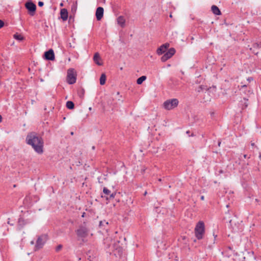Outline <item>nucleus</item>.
<instances>
[{"mask_svg": "<svg viewBox=\"0 0 261 261\" xmlns=\"http://www.w3.org/2000/svg\"><path fill=\"white\" fill-rule=\"evenodd\" d=\"M26 143L32 146L34 150L38 154L43 152L44 141L41 137L37 133L32 132L28 134L26 137Z\"/></svg>", "mask_w": 261, "mask_h": 261, "instance_id": "nucleus-1", "label": "nucleus"}, {"mask_svg": "<svg viewBox=\"0 0 261 261\" xmlns=\"http://www.w3.org/2000/svg\"><path fill=\"white\" fill-rule=\"evenodd\" d=\"M204 233V224L202 221H199L195 228V236L198 240L202 239Z\"/></svg>", "mask_w": 261, "mask_h": 261, "instance_id": "nucleus-2", "label": "nucleus"}, {"mask_svg": "<svg viewBox=\"0 0 261 261\" xmlns=\"http://www.w3.org/2000/svg\"><path fill=\"white\" fill-rule=\"evenodd\" d=\"M179 101L176 98L170 99L166 100L163 103L165 109L170 110L176 108L178 105Z\"/></svg>", "mask_w": 261, "mask_h": 261, "instance_id": "nucleus-3", "label": "nucleus"}, {"mask_svg": "<svg viewBox=\"0 0 261 261\" xmlns=\"http://www.w3.org/2000/svg\"><path fill=\"white\" fill-rule=\"evenodd\" d=\"M48 239V236L46 234H43L39 236L36 241V243L35 246V250H37L43 247L46 241Z\"/></svg>", "mask_w": 261, "mask_h": 261, "instance_id": "nucleus-4", "label": "nucleus"}, {"mask_svg": "<svg viewBox=\"0 0 261 261\" xmlns=\"http://www.w3.org/2000/svg\"><path fill=\"white\" fill-rule=\"evenodd\" d=\"M89 230L84 224L79 226V228L75 231L79 238H85L88 235Z\"/></svg>", "mask_w": 261, "mask_h": 261, "instance_id": "nucleus-5", "label": "nucleus"}, {"mask_svg": "<svg viewBox=\"0 0 261 261\" xmlns=\"http://www.w3.org/2000/svg\"><path fill=\"white\" fill-rule=\"evenodd\" d=\"M76 74L74 73V69L70 68L67 71V82L70 84L72 85L76 82Z\"/></svg>", "mask_w": 261, "mask_h": 261, "instance_id": "nucleus-6", "label": "nucleus"}, {"mask_svg": "<svg viewBox=\"0 0 261 261\" xmlns=\"http://www.w3.org/2000/svg\"><path fill=\"white\" fill-rule=\"evenodd\" d=\"M175 53V49L172 47L166 51L164 55L161 57V61L163 62H166L169 59L171 58Z\"/></svg>", "mask_w": 261, "mask_h": 261, "instance_id": "nucleus-7", "label": "nucleus"}, {"mask_svg": "<svg viewBox=\"0 0 261 261\" xmlns=\"http://www.w3.org/2000/svg\"><path fill=\"white\" fill-rule=\"evenodd\" d=\"M25 8L28 10L29 14L31 16H34L36 10V6L33 2H28L25 4Z\"/></svg>", "mask_w": 261, "mask_h": 261, "instance_id": "nucleus-8", "label": "nucleus"}, {"mask_svg": "<svg viewBox=\"0 0 261 261\" xmlns=\"http://www.w3.org/2000/svg\"><path fill=\"white\" fill-rule=\"evenodd\" d=\"M44 58L47 60L53 61L55 60V54L52 49L48 50L44 53Z\"/></svg>", "mask_w": 261, "mask_h": 261, "instance_id": "nucleus-9", "label": "nucleus"}, {"mask_svg": "<svg viewBox=\"0 0 261 261\" xmlns=\"http://www.w3.org/2000/svg\"><path fill=\"white\" fill-rule=\"evenodd\" d=\"M169 46V43H165L163 45H162L159 48H158L156 50V53L159 55H162L163 54H164L166 50L168 47Z\"/></svg>", "mask_w": 261, "mask_h": 261, "instance_id": "nucleus-10", "label": "nucleus"}, {"mask_svg": "<svg viewBox=\"0 0 261 261\" xmlns=\"http://www.w3.org/2000/svg\"><path fill=\"white\" fill-rule=\"evenodd\" d=\"M103 8L101 7H99L97 8L96 11V17L97 20H100L103 16Z\"/></svg>", "mask_w": 261, "mask_h": 261, "instance_id": "nucleus-11", "label": "nucleus"}, {"mask_svg": "<svg viewBox=\"0 0 261 261\" xmlns=\"http://www.w3.org/2000/svg\"><path fill=\"white\" fill-rule=\"evenodd\" d=\"M94 62L98 65L101 66L102 65V62L101 61V59L100 57L99 54L98 53H95L93 57Z\"/></svg>", "mask_w": 261, "mask_h": 261, "instance_id": "nucleus-12", "label": "nucleus"}, {"mask_svg": "<svg viewBox=\"0 0 261 261\" xmlns=\"http://www.w3.org/2000/svg\"><path fill=\"white\" fill-rule=\"evenodd\" d=\"M61 18L63 20H66L68 18V11L66 9H62L60 11Z\"/></svg>", "mask_w": 261, "mask_h": 261, "instance_id": "nucleus-13", "label": "nucleus"}, {"mask_svg": "<svg viewBox=\"0 0 261 261\" xmlns=\"http://www.w3.org/2000/svg\"><path fill=\"white\" fill-rule=\"evenodd\" d=\"M117 23L121 27H124L125 23V19L122 16H119L117 19Z\"/></svg>", "mask_w": 261, "mask_h": 261, "instance_id": "nucleus-14", "label": "nucleus"}, {"mask_svg": "<svg viewBox=\"0 0 261 261\" xmlns=\"http://www.w3.org/2000/svg\"><path fill=\"white\" fill-rule=\"evenodd\" d=\"M211 87H210L209 88L207 87V86H205V85H200L199 86H198L196 89V91L199 93V92H202V91L203 90H208L210 89H211Z\"/></svg>", "mask_w": 261, "mask_h": 261, "instance_id": "nucleus-15", "label": "nucleus"}, {"mask_svg": "<svg viewBox=\"0 0 261 261\" xmlns=\"http://www.w3.org/2000/svg\"><path fill=\"white\" fill-rule=\"evenodd\" d=\"M248 99L244 98L243 100L240 101V105L242 109H245L248 107Z\"/></svg>", "mask_w": 261, "mask_h": 261, "instance_id": "nucleus-16", "label": "nucleus"}, {"mask_svg": "<svg viewBox=\"0 0 261 261\" xmlns=\"http://www.w3.org/2000/svg\"><path fill=\"white\" fill-rule=\"evenodd\" d=\"M212 11L213 13L216 15H220L221 11L215 5H213L211 8Z\"/></svg>", "mask_w": 261, "mask_h": 261, "instance_id": "nucleus-17", "label": "nucleus"}, {"mask_svg": "<svg viewBox=\"0 0 261 261\" xmlns=\"http://www.w3.org/2000/svg\"><path fill=\"white\" fill-rule=\"evenodd\" d=\"M116 193L113 192L111 193L109 196H101L102 197H105L107 200H111L113 199H114L116 196Z\"/></svg>", "mask_w": 261, "mask_h": 261, "instance_id": "nucleus-18", "label": "nucleus"}, {"mask_svg": "<svg viewBox=\"0 0 261 261\" xmlns=\"http://www.w3.org/2000/svg\"><path fill=\"white\" fill-rule=\"evenodd\" d=\"M66 107L69 110H72L74 108V104L71 101H68L66 104Z\"/></svg>", "mask_w": 261, "mask_h": 261, "instance_id": "nucleus-19", "label": "nucleus"}, {"mask_svg": "<svg viewBox=\"0 0 261 261\" xmlns=\"http://www.w3.org/2000/svg\"><path fill=\"white\" fill-rule=\"evenodd\" d=\"M106 76L105 74L102 73L100 77V84L101 85H103L106 83Z\"/></svg>", "mask_w": 261, "mask_h": 261, "instance_id": "nucleus-20", "label": "nucleus"}, {"mask_svg": "<svg viewBox=\"0 0 261 261\" xmlns=\"http://www.w3.org/2000/svg\"><path fill=\"white\" fill-rule=\"evenodd\" d=\"M146 79V76L143 75L141 77H139L137 80V83L138 85L141 84Z\"/></svg>", "mask_w": 261, "mask_h": 261, "instance_id": "nucleus-21", "label": "nucleus"}, {"mask_svg": "<svg viewBox=\"0 0 261 261\" xmlns=\"http://www.w3.org/2000/svg\"><path fill=\"white\" fill-rule=\"evenodd\" d=\"M13 37L15 39L19 40V41H21V40H23V37L22 36V35H21L20 34H19L18 33L15 34L13 35Z\"/></svg>", "mask_w": 261, "mask_h": 261, "instance_id": "nucleus-22", "label": "nucleus"}, {"mask_svg": "<svg viewBox=\"0 0 261 261\" xmlns=\"http://www.w3.org/2000/svg\"><path fill=\"white\" fill-rule=\"evenodd\" d=\"M103 193L105 194V196H109L111 192L107 188L104 187L103 188Z\"/></svg>", "mask_w": 261, "mask_h": 261, "instance_id": "nucleus-23", "label": "nucleus"}, {"mask_svg": "<svg viewBox=\"0 0 261 261\" xmlns=\"http://www.w3.org/2000/svg\"><path fill=\"white\" fill-rule=\"evenodd\" d=\"M18 222L19 229H20L22 228L23 225H24V220L21 218H19Z\"/></svg>", "mask_w": 261, "mask_h": 261, "instance_id": "nucleus-24", "label": "nucleus"}, {"mask_svg": "<svg viewBox=\"0 0 261 261\" xmlns=\"http://www.w3.org/2000/svg\"><path fill=\"white\" fill-rule=\"evenodd\" d=\"M260 47H261L260 43H255L253 44V48L257 49V48H259Z\"/></svg>", "mask_w": 261, "mask_h": 261, "instance_id": "nucleus-25", "label": "nucleus"}, {"mask_svg": "<svg viewBox=\"0 0 261 261\" xmlns=\"http://www.w3.org/2000/svg\"><path fill=\"white\" fill-rule=\"evenodd\" d=\"M63 247V246L61 244L58 245L56 248V251L57 252L59 251Z\"/></svg>", "mask_w": 261, "mask_h": 261, "instance_id": "nucleus-26", "label": "nucleus"}, {"mask_svg": "<svg viewBox=\"0 0 261 261\" xmlns=\"http://www.w3.org/2000/svg\"><path fill=\"white\" fill-rule=\"evenodd\" d=\"M105 224H107V225H108V222H106V221H105H105H100V222H99V225H100V226H104V225H105Z\"/></svg>", "mask_w": 261, "mask_h": 261, "instance_id": "nucleus-27", "label": "nucleus"}, {"mask_svg": "<svg viewBox=\"0 0 261 261\" xmlns=\"http://www.w3.org/2000/svg\"><path fill=\"white\" fill-rule=\"evenodd\" d=\"M77 6L75 5H73L71 7V11L72 12H75L76 10Z\"/></svg>", "mask_w": 261, "mask_h": 261, "instance_id": "nucleus-28", "label": "nucleus"}, {"mask_svg": "<svg viewBox=\"0 0 261 261\" xmlns=\"http://www.w3.org/2000/svg\"><path fill=\"white\" fill-rule=\"evenodd\" d=\"M255 48H250V50L252 51V53L253 54H254L255 55H258V51H256V50H255Z\"/></svg>", "mask_w": 261, "mask_h": 261, "instance_id": "nucleus-29", "label": "nucleus"}, {"mask_svg": "<svg viewBox=\"0 0 261 261\" xmlns=\"http://www.w3.org/2000/svg\"><path fill=\"white\" fill-rule=\"evenodd\" d=\"M186 134H188L189 137L194 136V135L193 133L190 134V130H187L186 132Z\"/></svg>", "mask_w": 261, "mask_h": 261, "instance_id": "nucleus-30", "label": "nucleus"}, {"mask_svg": "<svg viewBox=\"0 0 261 261\" xmlns=\"http://www.w3.org/2000/svg\"><path fill=\"white\" fill-rule=\"evenodd\" d=\"M4 25V22L3 20H0V29L2 28Z\"/></svg>", "mask_w": 261, "mask_h": 261, "instance_id": "nucleus-31", "label": "nucleus"}, {"mask_svg": "<svg viewBox=\"0 0 261 261\" xmlns=\"http://www.w3.org/2000/svg\"><path fill=\"white\" fill-rule=\"evenodd\" d=\"M44 5V3L43 2H39L38 3V6L39 7H42Z\"/></svg>", "mask_w": 261, "mask_h": 261, "instance_id": "nucleus-32", "label": "nucleus"}, {"mask_svg": "<svg viewBox=\"0 0 261 261\" xmlns=\"http://www.w3.org/2000/svg\"><path fill=\"white\" fill-rule=\"evenodd\" d=\"M84 93V91L83 90H82L81 92H79V94L80 96H82V95H83Z\"/></svg>", "mask_w": 261, "mask_h": 261, "instance_id": "nucleus-33", "label": "nucleus"}, {"mask_svg": "<svg viewBox=\"0 0 261 261\" xmlns=\"http://www.w3.org/2000/svg\"><path fill=\"white\" fill-rule=\"evenodd\" d=\"M247 81L250 82L253 81V78L251 77H249L247 79Z\"/></svg>", "mask_w": 261, "mask_h": 261, "instance_id": "nucleus-34", "label": "nucleus"}, {"mask_svg": "<svg viewBox=\"0 0 261 261\" xmlns=\"http://www.w3.org/2000/svg\"><path fill=\"white\" fill-rule=\"evenodd\" d=\"M247 87V86L246 85H242L241 86V88H240V90H241L242 89H243V88H246Z\"/></svg>", "mask_w": 261, "mask_h": 261, "instance_id": "nucleus-35", "label": "nucleus"}, {"mask_svg": "<svg viewBox=\"0 0 261 261\" xmlns=\"http://www.w3.org/2000/svg\"><path fill=\"white\" fill-rule=\"evenodd\" d=\"M227 248L230 250H231L232 251V247H230V246H229L227 247Z\"/></svg>", "mask_w": 261, "mask_h": 261, "instance_id": "nucleus-36", "label": "nucleus"}, {"mask_svg": "<svg viewBox=\"0 0 261 261\" xmlns=\"http://www.w3.org/2000/svg\"><path fill=\"white\" fill-rule=\"evenodd\" d=\"M200 198H201V200H203L204 199V196H201Z\"/></svg>", "mask_w": 261, "mask_h": 261, "instance_id": "nucleus-37", "label": "nucleus"}, {"mask_svg": "<svg viewBox=\"0 0 261 261\" xmlns=\"http://www.w3.org/2000/svg\"><path fill=\"white\" fill-rule=\"evenodd\" d=\"M8 223L11 225H13V224L11 223V222H10L9 221H8Z\"/></svg>", "mask_w": 261, "mask_h": 261, "instance_id": "nucleus-38", "label": "nucleus"}, {"mask_svg": "<svg viewBox=\"0 0 261 261\" xmlns=\"http://www.w3.org/2000/svg\"><path fill=\"white\" fill-rule=\"evenodd\" d=\"M2 117L1 116V115H0V123L2 122Z\"/></svg>", "mask_w": 261, "mask_h": 261, "instance_id": "nucleus-39", "label": "nucleus"}, {"mask_svg": "<svg viewBox=\"0 0 261 261\" xmlns=\"http://www.w3.org/2000/svg\"><path fill=\"white\" fill-rule=\"evenodd\" d=\"M243 156H244V158H247V154H244Z\"/></svg>", "mask_w": 261, "mask_h": 261, "instance_id": "nucleus-40", "label": "nucleus"}, {"mask_svg": "<svg viewBox=\"0 0 261 261\" xmlns=\"http://www.w3.org/2000/svg\"><path fill=\"white\" fill-rule=\"evenodd\" d=\"M147 191H145V192H144V196H145V195H147Z\"/></svg>", "mask_w": 261, "mask_h": 261, "instance_id": "nucleus-41", "label": "nucleus"}, {"mask_svg": "<svg viewBox=\"0 0 261 261\" xmlns=\"http://www.w3.org/2000/svg\"><path fill=\"white\" fill-rule=\"evenodd\" d=\"M251 146H253L254 145V143H251Z\"/></svg>", "mask_w": 261, "mask_h": 261, "instance_id": "nucleus-42", "label": "nucleus"}, {"mask_svg": "<svg viewBox=\"0 0 261 261\" xmlns=\"http://www.w3.org/2000/svg\"><path fill=\"white\" fill-rule=\"evenodd\" d=\"M31 244L32 245L34 244V241H31Z\"/></svg>", "mask_w": 261, "mask_h": 261, "instance_id": "nucleus-43", "label": "nucleus"}, {"mask_svg": "<svg viewBox=\"0 0 261 261\" xmlns=\"http://www.w3.org/2000/svg\"><path fill=\"white\" fill-rule=\"evenodd\" d=\"M92 148L93 150H94L95 149V146H92Z\"/></svg>", "mask_w": 261, "mask_h": 261, "instance_id": "nucleus-44", "label": "nucleus"}, {"mask_svg": "<svg viewBox=\"0 0 261 261\" xmlns=\"http://www.w3.org/2000/svg\"><path fill=\"white\" fill-rule=\"evenodd\" d=\"M63 6V3H61V4H60V6H61V7H62V6Z\"/></svg>", "mask_w": 261, "mask_h": 261, "instance_id": "nucleus-45", "label": "nucleus"}, {"mask_svg": "<svg viewBox=\"0 0 261 261\" xmlns=\"http://www.w3.org/2000/svg\"><path fill=\"white\" fill-rule=\"evenodd\" d=\"M220 144H221V142H218V145H219V146H220Z\"/></svg>", "mask_w": 261, "mask_h": 261, "instance_id": "nucleus-46", "label": "nucleus"}, {"mask_svg": "<svg viewBox=\"0 0 261 261\" xmlns=\"http://www.w3.org/2000/svg\"><path fill=\"white\" fill-rule=\"evenodd\" d=\"M213 88H214V89H216V86H213Z\"/></svg>", "mask_w": 261, "mask_h": 261, "instance_id": "nucleus-47", "label": "nucleus"}, {"mask_svg": "<svg viewBox=\"0 0 261 261\" xmlns=\"http://www.w3.org/2000/svg\"><path fill=\"white\" fill-rule=\"evenodd\" d=\"M260 159L261 160V153L259 154V156Z\"/></svg>", "mask_w": 261, "mask_h": 261, "instance_id": "nucleus-48", "label": "nucleus"}, {"mask_svg": "<svg viewBox=\"0 0 261 261\" xmlns=\"http://www.w3.org/2000/svg\"><path fill=\"white\" fill-rule=\"evenodd\" d=\"M71 135H73V132H71Z\"/></svg>", "mask_w": 261, "mask_h": 261, "instance_id": "nucleus-49", "label": "nucleus"}]
</instances>
